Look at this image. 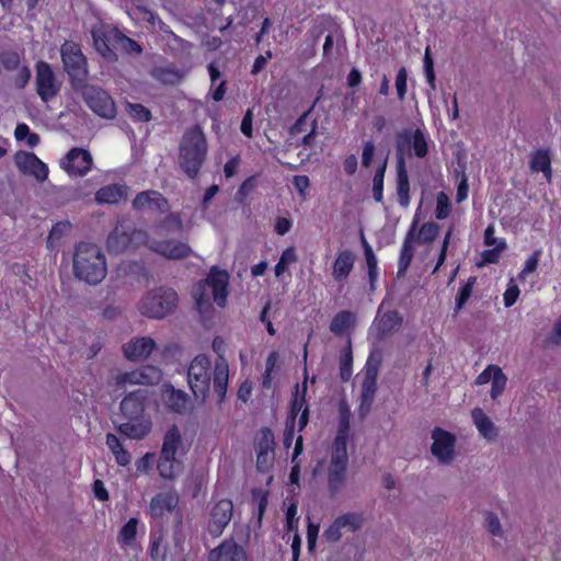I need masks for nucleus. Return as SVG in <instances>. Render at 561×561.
<instances>
[{"label": "nucleus", "mask_w": 561, "mask_h": 561, "mask_svg": "<svg viewBox=\"0 0 561 561\" xmlns=\"http://www.w3.org/2000/svg\"><path fill=\"white\" fill-rule=\"evenodd\" d=\"M188 383L196 399L202 401L209 393L213 377L214 392L218 402H222L228 387L229 366L220 353H199L191 362L187 371Z\"/></svg>", "instance_id": "1"}, {"label": "nucleus", "mask_w": 561, "mask_h": 561, "mask_svg": "<svg viewBox=\"0 0 561 561\" xmlns=\"http://www.w3.org/2000/svg\"><path fill=\"white\" fill-rule=\"evenodd\" d=\"M146 390L138 389L127 394L121 402L122 415L126 419L117 425V431L127 438L142 439L151 431L150 417L145 414Z\"/></svg>", "instance_id": "2"}, {"label": "nucleus", "mask_w": 561, "mask_h": 561, "mask_svg": "<svg viewBox=\"0 0 561 561\" xmlns=\"http://www.w3.org/2000/svg\"><path fill=\"white\" fill-rule=\"evenodd\" d=\"M229 279L227 271L213 266L205 279L194 284L192 297L199 312L208 311L211 308V301L220 308L226 307Z\"/></svg>", "instance_id": "3"}, {"label": "nucleus", "mask_w": 561, "mask_h": 561, "mask_svg": "<svg viewBox=\"0 0 561 561\" xmlns=\"http://www.w3.org/2000/svg\"><path fill=\"white\" fill-rule=\"evenodd\" d=\"M75 276L90 285L101 283L107 273L106 259L102 250L93 243H79L73 253Z\"/></svg>", "instance_id": "4"}, {"label": "nucleus", "mask_w": 561, "mask_h": 561, "mask_svg": "<svg viewBox=\"0 0 561 561\" xmlns=\"http://www.w3.org/2000/svg\"><path fill=\"white\" fill-rule=\"evenodd\" d=\"M206 137L199 126L187 129L179 147V165L185 174L194 179L207 156Z\"/></svg>", "instance_id": "5"}, {"label": "nucleus", "mask_w": 561, "mask_h": 561, "mask_svg": "<svg viewBox=\"0 0 561 561\" xmlns=\"http://www.w3.org/2000/svg\"><path fill=\"white\" fill-rule=\"evenodd\" d=\"M348 453L346 433L339 431L332 444L328 466V491L335 496L344 486L347 477Z\"/></svg>", "instance_id": "6"}, {"label": "nucleus", "mask_w": 561, "mask_h": 561, "mask_svg": "<svg viewBox=\"0 0 561 561\" xmlns=\"http://www.w3.org/2000/svg\"><path fill=\"white\" fill-rule=\"evenodd\" d=\"M183 444L182 434L176 425H171L163 436V443L157 468L162 479L174 480L183 470L182 461L176 457Z\"/></svg>", "instance_id": "7"}, {"label": "nucleus", "mask_w": 561, "mask_h": 561, "mask_svg": "<svg viewBox=\"0 0 561 561\" xmlns=\"http://www.w3.org/2000/svg\"><path fill=\"white\" fill-rule=\"evenodd\" d=\"M417 220H414L403 240L398 261V277L404 276L414 256L415 244H430L439 233V226L435 222H425L416 232Z\"/></svg>", "instance_id": "8"}, {"label": "nucleus", "mask_w": 561, "mask_h": 561, "mask_svg": "<svg viewBox=\"0 0 561 561\" xmlns=\"http://www.w3.org/2000/svg\"><path fill=\"white\" fill-rule=\"evenodd\" d=\"M178 294L172 288L159 287L148 291L139 302V311L149 318L161 319L178 306Z\"/></svg>", "instance_id": "9"}, {"label": "nucleus", "mask_w": 561, "mask_h": 561, "mask_svg": "<svg viewBox=\"0 0 561 561\" xmlns=\"http://www.w3.org/2000/svg\"><path fill=\"white\" fill-rule=\"evenodd\" d=\"M64 70L70 78L73 88L78 89L88 78V61L79 44L67 41L60 47Z\"/></svg>", "instance_id": "10"}, {"label": "nucleus", "mask_w": 561, "mask_h": 561, "mask_svg": "<svg viewBox=\"0 0 561 561\" xmlns=\"http://www.w3.org/2000/svg\"><path fill=\"white\" fill-rule=\"evenodd\" d=\"M91 34L96 51L106 60L115 61L117 59L115 48L121 32L111 25L96 23L93 25Z\"/></svg>", "instance_id": "11"}, {"label": "nucleus", "mask_w": 561, "mask_h": 561, "mask_svg": "<svg viewBox=\"0 0 561 561\" xmlns=\"http://www.w3.org/2000/svg\"><path fill=\"white\" fill-rule=\"evenodd\" d=\"M79 88H81V94L87 105L95 114L104 118H113L115 116V103L103 89L84 83Z\"/></svg>", "instance_id": "12"}, {"label": "nucleus", "mask_w": 561, "mask_h": 561, "mask_svg": "<svg viewBox=\"0 0 561 561\" xmlns=\"http://www.w3.org/2000/svg\"><path fill=\"white\" fill-rule=\"evenodd\" d=\"M93 163L90 151L76 147L66 153L59 165L69 176L83 178L92 170Z\"/></svg>", "instance_id": "13"}, {"label": "nucleus", "mask_w": 561, "mask_h": 561, "mask_svg": "<svg viewBox=\"0 0 561 561\" xmlns=\"http://www.w3.org/2000/svg\"><path fill=\"white\" fill-rule=\"evenodd\" d=\"M36 92L42 101L48 102L54 99L61 88V82L57 79L51 66L46 61H38L35 66Z\"/></svg>", "instance_id": "14"}, {"label": "nucleus", "mask_w": 561, "mask_h": 561, "mask_svg": "<svg viewBox=\"0 0 561 561\" xmlns=\"http://www.w3.org/2000/svg\"><path fill=\"white\" fill-rule=\"evenodd\" d=\"M431 437L433 439L431 446L432 455L437 459L440 465H450L456 456L455 446L456 437L450 432L440 427H435L432 431Z\"/></svg>", "instance_id": "15"}, {"label": "nucleus", "mask_w": 561, "mask_h": 561, "mask_svg": "<svg viewBox=\"0 0 561 561\" xmlns=\"http://www.w3.org/2000/svg\"><path fill=\"white\" fill-rule=\"evenodd\" d=\"M401 323L402 318L398 311L383 310V305H381L370 328V334L377 340H385L397 332L401 328Z\"/></svg>", "instance_id": "16"}, {"label": "nucleus", "mask_w": 561, "mask_h": 561, "mask_svg": "<svg viewBox=\"0 0 561 561\" xmlns=\"http://www.w3.org/2000/svg\"><path fill=\"white\" fill-rule=\"evenodd\" d=\"M14 163L22 174L33 176L39 183L48 178V167L32 152H16Z\"/></svg>", "instance_id": "17"}, {"label": "nucleus", "mask_w": 561, "mask_h": 561, "mask_svg": "<svg viewBox=\"0 0 561 561\" xmlns=\"http://www.w3.org/2000/svg\"><path fill=\"white\" fill-rule=\"evenodd\" d=\"M233 504L222 499L214 504L209 512L208 531L213 537H219L232 518Z\"/></svg>", "instance_id": "18"}, {"label": "nucleus", "mask_w": 561, "mask_h": 561, "mask_svg": "<svg viewBox=\"0 0 561 561\" xmlns=\"http://www.w3.org/2000/svg\"><path fill=\"white\" fill-rule=\"evenodd\" d=\"M157 237L150 243V250L168 260H181L188 256L192 252L190 245L175 239H160Z\"/></svg>", "instance_id": "19"}, {"label": "nucleus", "mask_w": 561, "mask_h": 561, "mask_svg": "<svg viewBox=\"0 0 561 561\" xmlns=\"http://www.w3.org/2000/svg\"><path fill=\"white\" fill-rule=\"evenodd\" d=\"M274 445L273 432L267 427L263 428L256 447V467L262 472L267 471L273 465Z\"/></svg>", "instance_id": "20"}, {"label": "nucleus", "mask_w": 561, "mask_h": 561, "mask_svg": "<svg viewBox=\"0 0 561 561\" xmlns=\"http://www.w3.org/2000/svg\"><path fill=\"white\" fill-rule=\"evenodd\" d=\"M208 561H248V556L242 546L229 539L210 551Z\"/></svg>", "instance_id": "21"}, {"label": "nucleus", "mask_w": 561, "mask_h": 561, "mask_svg": "<svg viewBox=\"0 0 561 561\" xmlns=\"http://www.w3.org/2000/svg\"><path fill=\"white\" fill-rule=\"evenodd\" d=\"M107 249L113 253H122L131 249L129 225L119 222L107 238Z\"/></svg>", "instance_id": "22"}, {"label": "nucleus", "mask_w": 561, "mask_h": 561, "mask_svg": "<svg viewBox=\"0 0 561 561\" xmlns=\"http://www.w3.org/2000/svg\"><path fill=\"white\" fill-rule=\"evenodd\" d=\"M355 263V255L351 250L340 251L332 267V276L336 282H345Z\"/></svg>", "instance_id": "23"}, {"label": "nucleus", "mask_w": 561, "mask_h": 561, "mask_svg": "<svg viewBox=\"0 0 561 561\" xmlns=\"http://www.w3.org/2000/svg\"><path fill=\"white\" fill-rule=\"evenodd\" d=\"M179 503V497L173 492H163L156 494L149 505L150 515L160 517L167 512L173 511Z\"/></svg>", "instance_id": "24"}, {"label": "nucleus", "mask_w": 561, "mask_h": 561, "mask_svg": "<svg viewBox=\"0 0 561 561\" xmlns=\"http://www.w3.org/2000/svg\"><path fill=\"white\" fill-rule=\"evenodd\" d=\"M167 201L157 191H146L139 193L133 202L137 210H163Z\"/></svg>", "instance_id": "25"}, {"label": "nucleus", "mask_w": 561, "mask_h": 561, "mask_svg": "<svg viewBox=\"0 0 561 561\" xmlns=\"http://www.w3.org/2000/svg\"><path fill=\"white\" fill-rule=\"evenodd\" d=\"M162 398L167 408L173 412L182 414L188 410L190 399L188 396L182 390L168 387L164 389Z\"/></svg>", "instance_id": "26"}, {"label": "nucleus", "mask_w": 561, "mask_h": 561, "mask_svg": "<svg viewBox=\"0 0 561 561\" xmlns=\"http://www.w3.org/2000/svg\"><path fill=\"white\" fill-rule=\"evenodd\" d=\"M128 195V187L119 184H110L101 187L95 193V201L99 204H116L119 201L126 199Z\"/></svg>", "instance_id": "27"}, {"label": "nucleus", "mask_w": 561, "mask_h": 561, "mask_svg": "<svg viewBox=\"0 0 561 561\" xmlns=\"http://www.w3.org/2000/svg\"><path fill=\"white\" fill-rule=\"evenodd\" d=\"M164 234V226H157L151 230L149 234L144 229H138L129 225V237L131 249H136L140 245H146L150 249V243L156 240L157 237H163Z\"/></svg>", "instance_id": "28"}, {"label": "nucleus", "mask_w": 561, "mask_h": 561, "mask_svg": "<svg viewBox=\"0 0 561 561\" xmlns=\"http://www.w3.org/2000/svg\"><path fill=\"white\" fill-rule=\"evenodd\" d=\"M529 168L533 172H542L548 183L552 180L551 157L548 149H538L531 153Z\"/></svg>", "instance_id": "29"}, {"label": "nucleus", "mask_w": 561, "mask_h": 561, "mask_svg": "<svg viewBox=\"0 0 561 561\" xmlns=\"http://www.w3.org/2000/svg\"><path fill=\"white\" fill-rule=\"evenodd\" d=\"M471 416L476 427L481 436L488 440H493L497 436V428L492 420L483 412L482 409L476 408L471 412Z\"/></svg>", "instance_id": "30"}, {"label": "nucleus", "mask_w": 561, "mask_h": 561, "mask_svg": "<svg viewBox=\"0 0 561 561\" xmlns=\"http://www.w3.org/2000/svg\"><path fill=\"white\" fill-rule=\"evenodd\" d=\"M161 378V371L152 366L144 367L140 370H135L125 374L122 377V381L130 383H154Z\"/></svg>", "instance_id": "31"}, {"label": "nucleus", "mask_w": 561, "mask_h": 561, "mask_svg": "<svg viewBox=\"0 0 561 561\" xmlns=\"http://www.w3.org/2000/svg\"><path fill=\"white\" fill-rule=\"evenodd\" d=\"M397 194L399 204L408 207L410 204V181L405 162L402 160L397 165Z\"/></svg>", "instance_id": "32"}, {"label": "nucleus", "mask_w": 561, "mask_h": 561, "mask_svg": "<svg viewBox=\"0 0 561 561\" xmlns=\"http://www.w3.org/2000/svg\"><path fill=\"white\" fill-rule=\"evenodd\" d=\"M356 322V314L348 310L340 311L335 314V317L332 319L330 324V330L334 334H345L355 325Z\"/></svg>", "instance_id": "33"}, {"label": "nucleus", "mask_w": 561, "mask_h": 561, "mask_svg": "<svg viewBox=\"0 0 561 561\" xmlns=\"http://www.w3.org/2000/svg\"><path fill=\"white\" fill-rule=\"evenodd\" d=\"M412 139L413 131L410 129H403L396 136V151H397V164L400 160L405 162V156H412Z\"/></svg>", "instance_id": "34"}, {"label": "nucleus", "mask_w": 561, "mask_h": 561, "mask_svg": "<svg viewBox=\"0 0 561 561\" xmlns=\"http://www.w3.org/2000/svg\"><path fill=\"white\" fill-rule=\"evenodd\" d=\"M106 445L115 456V460L119 466H127L130 463V454L124 448L118 437L108 433L106 435Z\"/></svg>", "instance_id": "35"}, {"label": "nucleus", "mask_w": 561, "mask_h": 561, "mask_svg": "<svg viewBox=\"0 0 561 561\" xmlns=\"http://www.w3.org/2000/svg\"><path fill=\"white\" fill-rule=\"evenodd\" d=\"M377 391V381L363 380L360 390L359 411L363 415L367 414L371 408Z\"/></svg>", "instance_id": "36"}, {"label": "nucleus", "mask_w": 561, "mask_h": 561, "mask_svg": "<svg viewBox=\"0 0 561 561\" xmlns=\"http://www.w3.org/2000/svg\"><path fill=\"white\" fill-rule=\"evenodd\" d=\"M307 392V382L306 380L301 385V391L299 389V385L296 386V393L291 402V409H290V421L289 423H295L296 416L300 411H304L305 408H308L306 405V396Z\"/></svg>", "instance_id": "37"}, {"label": "nucleus", "mask_w": 561, "mask_h": 561, "mask_svg": "<svg viewBox=\"0 0 561 561\" xmlns=\"http://www.w3.org/2000/svg\"><path fill=\"white\" fill-rule=\"evenodd\" d=\"M336 518L343 529L352 533L360 529L365 522L362 513H346Z\"/></svg>", "instance_id": "38"}, {"label": "nucleus", "mask_w": 561, "mask_h": 561, "mask_svg": "<svg viewBox=\"0 0 561 561\" xmlns=\"http://www.w3.org/2000/svg\"><path fill=\"white\" fill-rule=\"evenodd\" d=\"M138 523V519L133 517L122 527L118 535V541L123 546L129 547L133 545L136 539Z\"/></svg>", "instance_id": "39"}, {"label": "nucleus", "mask_w": 561, "mask_h": 561, "mask_svg": "<svg viewBox=\"0 0 561 561\" xmlns=\"http://www.w3.org/2000/svg\"><path fill=\"white\" fill-rule=\"evenodd\" d=\"M297 261L295 248L289 247L283 251L278 263L275 266V276L279 278L287 267Z\"/></svg>", "instance_id": "40"}, {"label": "nucleus", "mask_w": 561, "mask_h": 561, "mask_svg": "<svg viewBox=\"0 0 561 561\" xmlns=\"http://www.w3.org/2000/svg\"><path fill=\"white\" fill-rule=\"evenodd\" d=\"M157 343L150 336H139L131 339L123 351H153Z\"/></svg>", "instance_id": "41"}, {"label": "nucleus", "mask_w": 561, "mask_h": 561, "mask_svg": "<svg viewBox=\"0 0 561 561\" xmlns=\"http://www.w3.org/2000/svg\"><path fill=\"white\" fill-rule=\"evenodd\" d=\"M386 168H387V161H383V163L376 171L374 179H373V196L377 203L382 202V198H383L382 192H383V179H385Z\"/></svg>", "instance_id": "42"}, {"label": "nucleus", "mask_w": 561, "mask_h": 561, "mask_svg": "<svg viewBox=\"0 0 561 561\" xmlns=\"http://www.w3.org/2000/svg\"><path fill=\"white\" fill-rule=\"evenodd\" d=\"M412 150L417 158H424L428 153L427 139L421 129L413 131Z\"/></svg>", "instance_id": "43"}, {"label": "nucleus", "mask_w": 561, "mask_h": 561, "mask_svg": "<svg viewBox=\"0 0 561 561\" xmlns=\"http://www.w3.org/2000/svg\"><path fill=\"white\" fill-rule=\"evenodd\" d=\"M380 363V353H370L365 366L364 380L377 381Z\"/></svg>", "instance_id": "44"}, {"label": "nucleus", "mask_w": 561, "mask_h": 561, "mask_svg": "<svg viewBox=\"0 0 561 561\" xmlns=\"http://www.w3.org/2000/svg\"><path fill=\"white\" fill-rule=\"evenodd\" d=\"M70 230L69 222H58L53 226L48 237L47 247L54 249L57 247V242Z\"/></svg>", "instance_id": "45"}, {"label": "nucleus", "mask_w": 561, "mask_h": 561, "mask_svg": "<svg viewBox=\"0 0 561 561\" xmlns=\"http://www.w3.org/2000/svg\"><path fill=\"white\" fill-rule=\"evenodd\" d=\"M484 527L494 537H502L503 530L499 517L492 513L486 512L484 515Z\"/></svg>", "instance_id": "46"}, {"label": "nucleus", "mask_w": 561, "mask_h": 561, "mask_svg": "<svg viewBox=\"0 0 561 561\" xmlns=\"http://www.w3.org/2000/svg\"><path fill=\"white\" fill-rule=\"evenodd\" d=\"M450 213V203L448 196L440 192L437 195L435 216L437 219L443 220L449 216Z\"/></svg>", "instance_id": "47"}, {"label": "nucleus", "mask_w": 561, "mask_h": 561, "mask_svg": "<svg viewBox=\"0 0 561 561\" xmlns=\"http://www.w3.org/2000/svg\"><path fill=\"white\" fill-rule=\"evenodd\" d=\"M506 381H507V378L503 374V371L496 370L495 377L491 381L492 387H491L490 396L493 400L497 399L503 393L505 386H506Z\"/></svg>", "instance_id": "48"}, {"label": "nucleus", "mask_w": 561, "mask_h": 561, "mask_svg": "<svg viewBox=\"0 0 561 561\" xmlns=\"http://www.w3.org/2000/svg\"><path fill=\"white\" fill-rule=\"evenodd\" d=\"M126 107L128 114L139 122H148L151 118L150 111L141 104L127 103Z\"/></svg>", "instance_id": "49"}, {"label": "nucleus", "mask_w": 561, "mask_h": 561, "mask_svg": "<svg viewBox=\"0 0 561 561\" xmlns=\"http://www.w3.org/2000/svg\"><path fill=\"white\" fill-rule=\"evenodd\" d=\"M116 47H119L121 49H123L126 53L137 54V55H139L142 50L140 45L136 41L125 36L122 33L119 34Z\"/></svg>", "instance_id": "50"}, {"label": "nucleus", "mask_w": 561, "mask_h": 561, "mask_svg": "<svg viewBox=\"0 0 561 561\" xmlns=\"http://www.w3.org/2000/svg\"><path fill=\"white\" fill-rule=\"evenodd\" d=\"M408 71L404 67L400 68L396 77V89L398 99L403 101L407 94Z\"/></svg>", "instance_id": "51"}, {"label": "nucleus", "mask_w": 561, "mask_h": 561, "mask_svg": "<svg viewBox=\"0 0 561 561\" xmlns=\"http://www.w3.org/2000/svg\"><path fill=\"white\" fill-rule=\"evenodd\" d=\"M541 255V250H536L525 262V265L519 273V278H526L529 274L534 273L538 266Z\"/></svg>", "instance_id": "52"}, {"label": "nucleus", "mask_w": 561, "mask_h": 561, "mask_svg": "<svg viewBox=\"0 0 561 561\" xmlns=\"http://www.w3.org/2000/svg\"><path fill=\"white\" fill-rule=\"evenodd\" d=\"M353 353H343L340 359V375L343 381L350 380L352 376Z\"/></svg>", "instance_id": "53"}, {"label": "nucleus", "mask_w": 561, "mask_h": 561, "mask_svg": "<svg viewBox=\"0 0 561 561\" xmlns=\"http://www.w3.org/2000/svg\"><path fill=\"white\" fill-rule=\"evenodd\" d=\"M0 61L4 68L14 70L20 65V55L13 50H5L1 53Z\"/></svg>", "instance_id": "54"}, {"label": "nucleus", "mask_w": 561, "mask_h": 561, "mask_svg": "<svg viewBox=\"0 0 561 561\" xmlns=\"http://www.w3.org/2000/svg\"><path fill=\"white\" fill-rule=\"evenodd\" d=\"M342 526L337 518L323 531V538L329 542H336L342 537Z\"/></svg>", "instance_id": "55"}, {"label": "nucleus", "mask_w": 561, "mask_h": 561, "mask_svg": "<svg viewBox=\"0 0 561 561\" xmlns=\"http://www.w3.org/2000/svg\"><path fill=\"white\" fill-rule=\"evenodd\" d=\"M505 249V242H500L495 245V248L485 250L482 253V263L479 264V266H482L486 263H496L500 260V253Z\"/></svg>", "instance_id": "56"}, {"label": "nucleus", "mask_w": 561, "mask_h": 561, "mask_svg": "<svg viewBox=\"0 0 561 561\" xmlns=\"http://www.w3.org/2000/svg\"><path fill=\"white\" fill-rule=\"evenodd\" d=\"M451 234H453V228H449L447 230V232L445 233V237H444V240L442 243V248H440V252H439V256L437 260V264L433 270V274H435L446 261L447 249H448L450 240H451Z\"/></svg>", "instance_id": "57"}, {"label": "nucleus", "mask_w": 561, "mask_h": 561, "mask_svg": "<svg viewBox=\"0 0 561 561\" xmlns=\"http://www.w3.org/2000/svg\"><path fill=\"white\" fill-rule=\"evenodd\" d=\"M473 283H474V278H471V279H469V282L466 285H463L460 288L459 294L456 299L458 310H460L463 307V305L467 302V300L470 298V296L472 294V289H473Z\"/></svg>", "instance_id": "58"}, {"label": "nucleus", "mask_w": 561, "mask_h": 561, "mask_svg": "<svg viewBox=\"0 0 561 561\" xmlns=\"http://www.w3.org/2000/svg\"><path fill=\"white\" fill-rule=\"evenodd\" d=\"M501 370L500 367L495 365H489L476 379V383L485 385L492 381L495 377V371Z\"/></svg>", "instance_id": "59"}, {"label": "nucleus", "mask_w": 561, "mask_h": 561, "mask_svg": "<svg viewBox=\"0 0 561 561\" xmlns=\"http://www.w3.org/2000/svg\"><path fill=\"white\" fill-rule=\"evenodd\" d=\"M519 296V288L516 284L513 282L510 284L507 289L504 293V305L505 307H511L515 304Z\"/></svg>", "instance_id": "60"}, {"label": "nucleus", "mask_w": 561, "mask_h": 561, "mask_svg": "<svg viewBox=\"0 0 561 561\" xmlns=\"http://www.w3.org/2000/svg\"><path fill=\"white\" fill-rule=\"evenodd\" d=\"M374 154H375V145L373 141L368 140L364 144L363 153H362V164L365 168H368L371 164Z\"/></svg>", "instance_id": "61"}, {"label": "nucleus", "mask_w": 561, "mask_h": 561, "mask_svg": "<svg viewBox=\"0 0 561 561\" xmlns=\"http://www.w3.org/2000/svg\"><path fill=\"white\" fill-rule=\"evenodd\" d=\"M153 460L154 455L151 453H147L136 462L137 470L140 472L148 473L152 468Z\"/></svg>", "instance_id": "62"}, {"label": "nucleus", "mask_w": 561, "mask_h": 561, "mask_svg": "<svg viewBox=\"0 0 561 561\" xmlns=\"http://www.w3.org/2000/svg\"><path fill=\"white\" fill-rule=\"evenodd\" d=\"M162 542V537L153 535L151 537V543H150V556L152 559H164V553L161 552L160 546Z\"/></svg>", "instance_id": "63"}, {"label": "nucleus", "mask_w": 561, "mask_h": 561, "mask_svg": "<svg viewBox=\"0 0 561 561\" xmlns=\"http://www.w3.org/2000/svg\"><path fill=\"white\" fill-rule=\"evenodd\" d=\"M252 122H253V112L252 110H248L245 115L243 116V119L241 122L240 129L242 134H244L247 137L252 136Z\"/></svg>", "instance_id": "64"}]
</instances>
